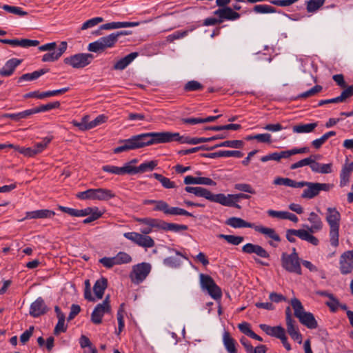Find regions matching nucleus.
I'll list each match as a JSON object with an SVG mask.
<instances>
[{"instance_id":"obj_1","label":"nucleus","mask_w":353,"mask_h":353,"mask_svg":"<svg viewBox=\"0 0 353 353\" xmlns=\"http://www.w3.org/2000/svg\"><path fill=\"white\" fill-rule=\"evenodd\" d=\"M119 142L121 143V145L114 149V153L115 154L154 145V132L134 135L130 139L121 140Z\"/></svg>"},{"instance_id":"obj_2","label":"nucleus","mask_w":353,"mask_h":353,"mask_svg":"<svg viewBox=\"0 0 353 353\" xmlns=\"http://www.w3.org/2000/svg\"><path fill=\"white\" fill-rule=\"evenodd\" d=\"M290 304L294 310V316L302 325L309 329H316L318 327V323L314 314L310 312H306L303 304L298 299H292Z\"/></svg>"},{"instance_id":"obj_3","label":"nucleus","mask_w":353,"mask_h":353,"mask_svg":"<svg viewBox=\"0 0 353 353\" xmlns=\"http://www.w3.org/2000/svg\"><path fill=\"white\" fill-rule=\"evenodd\" d=\"M325 219L330 226V244L334 247H337L339 245L341 214L336 208H327Z\"/></svg>"},{"instance_id":"obj_4","label":"nucleus","mask_w":353,"mask_h":353,"mask_svg":"<svg viewBox=\"0 0 353 353\" xmlns=\"http://www.w3.org/2000/svg\"><path fill=\"white\" fill-rule=\"evenodd\" d=\"M77 199L81 200L109 201L116 196L114 192L107 188H90L76 194Z\"/></svg>"},{"instance_id":"obj_5","label":"nucleus","mask_w":353,"mask_h":353,"mask_svg":"<svg viewBox=\"0 0 353 353\" xmlns=\"http://www.w3.org/2000/svg\"><path fill=\"white\" fill-rule=\"evenodd\" d=\"M250 198V195L244 193L228 194L227 195L223 193H219L213 194L212 202L219 203L223 206L234 207L237 209H241V205L238 204L239 200L249 199Z\"/></svg>"},{"instance_id":"obj_6","label":"nucleus","mask_w":353,"mask_h":353,"mask_svg":"<svg viewBox=\"0 0 353 353\" xmlns=\"http://www.w3.org/2000/svg\"><path fill=\"white\" fill-rule=\"evenodd\" d=\"M155 144L167 143L176 141L180 143L192 144L193 138L187 136H181L179 132L169 131L154 132Z\"/></svg>"},{"instance_id":"obj_7","label":"nucleus","mask_w":353,"mask_h":353,"mask_svg":"<svg viewBox=\"0 0 353 353\" xmlns=\"http://www.w3.org/2000/svg\"><path fill=\"white\" fill-rule=\"evenodd\" d=\"M199 277L201 288L206 290L214 300L220 299L222 296L221 290L213 279L210 276L204 274H201Z\"/></svg>"},{"instance_id":"obj_8","label":"nucleus","mask_w":353,"mask_h":353,"mask_svg":"<svg viewBox=\"0 0 353 353\" xmlns=\"http://www.w3.org/2000/svg\"><path fill=\"white\" fill-rule=\"evenodd\" d=\"M94 59L90 53H78L64 59L63 62L73 68H83L88 65Z\"/></svg>"},{"instance_id":"obj_9","label":"nucleus","mask_w":353,"mask_h":353,"mask_svg":"<svg viewBox=\"0 0 353 353\" xmlns=\"http://www.w3.org/2000/svg\"><path fill=\"white\" fill-rule=\"evenodd\" d=\"M285 236L288 241L290 243H294L296 241L295 236H297L301 240L305 241L313 245H317L319 243V241L316 237L310 234L309 231L304 229H288L286 231Z\"/></svg>"},{"instance_id":"obj_10","label":"nucleus","mask_w":353,"mask_h":353,"mask_svg":"<svg viewBox=\"0 0 353 353\" xmlns=\"http://www.w3.org/2000/svg\"><path fill=\"white\" fill-rule=\"evenodd\" d=\"M301 261L300 258L288 256L286 252H283L281 256L283 268L288 272L295 273L298 275L302 274Z\"/></svg>"},{"instance_id":"obj_11","label":"nucleus","mask_w":353,"mask_h":353,"mask_svg":"<svg viewBox=\"0 0 353 353\" xmlns=\"http://www.w3.org/2000/svg\"><path fill=\"white\" fill-rule=\"evenodd\" d=\"M110 296L107 295L101 303L97 304L91 314V321L96 325L101 324L105 314L111 312Z\"/></svg>"},{"instance_id":"obj_12","label":"nucleus","mask_w":353,"mask_h":353,"mask_svg":"<svg viewBox=\"0 0 353 353\" xmlns=\"http://www.w3.org/2000/svg\"><path fill=\"white\" fill-rule=\"evenodd\" d=\"M301 194V198L312 199L318 196L321 191L328 192L332 188L329 183L308 182Z\"/></svg>"},{"instance_id":"obj_13","label":"nucleus","mask_w":353,"mask_h":353,"mask_svg":"<svg viewBox=\"0 0 353 353\" xmlns=\"http://www.w3.org/2000/svg\"><path fill=\"white\" fill-rule=\"evenodd\" d=\"M151 271V265L141 263L133 266L130 277L132 283L139 284L143 282Z\"/></svg>"},{"instance_id":"obj_14","label":"nucleus","mask_w":353,"mask_h":353,"mask_svg":"<svg viewBox=\"0 0 353 353\" xmlns=\"http://www.w3.org/2000/svg\"><path fill=\"white\" fill-rule=\"evenodd\" d=\"M123 236L142 248H150L155 245L154 241L151 236L141 233L135 232H125L123 234Z\"/></svg>"},{"instance_id":"obj_15","label":"nucleus","mask_w":353,"mask_h":353,"mask_svg":"<svg viewBox=\"0 0 353 353\" xmlns=\"http://www.w3.org/2000/svg\"><path fill=\"white\" fill-rule=\"evenodd\" d=\"M137 221L143 226L140 229L141 234L147 235L152 232L153 228L161 230V220L154 218H139Z\"/></svg>"},{"instance_id":"obj_16","label":"nucleus","mask_w":353,"mask_h":353,"mask_svg":"<svg viewBox=\"0 0 353 353\" xmlns=\"http://www.w3.org/2000/svg\"><path fill=\"white\" fill-rule=\"evenodd\" d=\"M214 14L220 18L222 22L224 20L234 21L239 19L241 17L239 13L228 6L217 9L214 12Z\"/></svg>"},{"instance_id":"obj_17","label":"nucleus","mask_w":353,"mask_h":353,"mask_svg":"<svg viewBox=\"0 0 353 353\" xmlns=\"http://www.w3.org/2000/svg\"><path fill=\"white\" fill-rule=\"evenodd\" d=\"M242 252L246 254H255L261 258L268 259L270 257L268 252L262 246L251 243L244 245L242 247Z\"/></svg>"},{"instance_id":"obj_18","label":"nucleus","mask_w":353,"mask_h":353,"mask_svg":"<svg viewBox=\"0 0 353 353\" xmlns=\"http://www.w3.org/2000/svg\"><path fill=\"white\" fill-rule=\"evenodd\" d=\"M130 34L128 31L123 30L117 32H113L109 35L102 37L99 39L102 43L104 49L111 48L114 46L115 43L118 41L119 37L121 35H126Z\"/></svg>"},{"instance_id":"obj_19","label":"nucleus","mask_w":353,"mask_h":353,"mask_svg":"<svg viewBox=\"0 0 353 353\" xmlns=\"http://www.w3.org/2000/svg\"><path fill=\"white\" fill-rule=\"evenodd\" d=\"M68 87H65L59 90H52V91H46L43 92H39V91H34L27 93L24 95L25 98H37L39 99H43L46 97H50L52 96H56L58 94H63L69 90Z\"/></svg>"},{"instance_id":"obj_20","label":"nucleus","mask_w":353,"mask_h":353,"mask_svg":"<svg viewBox=\"0 0 353 353\" xmlns=\"http://www.w3.org/2000/svg\"><path fill=\"white\" fill-rule=\"evenodd\" d=\"M307 220L311 223V226L309 227L307 225H304L303 226L307 228L306 230L309 231L310 234H312L314 232H316L322 230L323 222L317 214L314 212H310Z\"/></svg>"},{"instance_id":"obj_21","label":"nucleus","mask_w":353,"mask_h":353,"mask_svg":"<svg viewBox=\"0 0 353 353\" xmlns=\"http://www.w3.org/2000/svg\"><path fill=\"white\" fill-rule=\"evenodd\" d=\"M67 47L68 44L66 41L61 42L57 50H53V52L46 53L43 56L42 61L49 62L58 60L59 57L65 52Z\"/></svg>"},{"instance_id":"obj_22","label":"nucleus","mask_w":353,"mask_h":353,"mask_svg":"<svg viewBox=\"0 0 353 353\" xmlns=\"http://www.w3.org/2000/svg\"><path fill=\"white\" fill-rule=\"evenodd\" d=\"M47 312V306L41 297L37 298L30 305V314L38 317Z\"/></svg>"},{"instance_id":"obj_23","label":"nucleus","mask_w":353,"mask_h":353,"mask_svg":"<svg viewBox=\"0 0 353 353\" xmlns=\"http://www.w3.org/2000/svg\"><path fill=\"white\" fill-rule=\"evenodd\" d=\"M55 214L54 211L48 210V209H42L37 210L34 211L27 212L26 213V216L19 221H23L26 219H46V218H51Z\"/></svg>"},{"instance_id":"obj_24","label":"nucleus","mask_w":353,"mask_h":353,"mask_svg":"<svg viewBox=\"0 0 353 353\" xmlns=\"http://www.w3.org/2000/svg\"><path fill=\"white\" fill-rule=\"evenodd\" d=\"M339 265L342 274H350L353 270V259L344 252L340 256Z\"/></svg>"},{"instance_id":"obj_25","label":"nucleus","mask_w":353,"mask_h":353,"mask_svg":"<svg viewBox=\"0 0 353 353\" xmlns=\"http://www.w3.org/2000/svg\"><path fill=\"white\" fill-rule=\"evenodd\" d=\"M21 63V59L12 58L6 61L4 66L0 70V75L1 77L11 76L16 68Z\"/></svg>"},{"instance_id":"obj_26","label":"nucleus","mask_w":353,"mask_h":353,"mask_svg":"<svg viewBox=\"0 0 353 353\" xmlns=\"http://www.w3.org/2000/svg\"><path fill=\"white\" fill-rule=\"evenodd\" d=\"M270 336L279 339L281 341L284 347L288 351L291 350V345L288 341V338L285 335V331L283 327L280 325L273 327L272 332L270 333Z\"/></svg>"},{"instance_id":"obj_27","label":"nucleus","mask_w":353,"mask_h":353,"mask_svg":"<svg viewBox=\"0 0 353 353\" xmlns=\"http://www.w3.org/2000/svg\"><path fill=\"white\" fill-rule=\"evenodd\" d=\"M161 212L165 215L194 216L192 213L184 209L170 206L167 202H165Z\"/></svg>"},{"instance_id":"obj_28","label":"nucleus","mask_w":353,"mask_h":353,"mask_svg":"<svg viewBox=\"0 0 353 353\" xmlns=\"http://www.w3.org/2000/svg\"><path fill=\"white\" fill-rule=\"evenodd\" d=\"M138 52H132L117 61L113 65L115 70H123L126 68L138 57Z\"/></svg>"},{"instance_id":"obj_29","label":"nucleus","mask_w":353,"mask_h":353,"mask_svg":"<svg viewBox=\"0 0 353 353\" xmlns=\"http://www.w3.org/2000/svg\"><path fill=\"white\" fill-rule=\"evenodd\" d=\"M139 24V22L113 21L100 26V30H114L123 28L136 27Z\"/></svg>"},{"instance_id":"obj_30","label":"nucleus","mask_w":353,"mask_h":353,"mask_svg":"<svg viewBox=\"0 0 353 353\" xmlns=\"http://www.w3.org/2000/svg\"><path fill=\"white\" fill-rule=\"evenodd\" d=\"M102 170L112 174H115L117 175H123L125 174H131V170L130 168V163H126L123 167H117L114 165H106L102 167Z\"/></svg>"},{"instance_id":"obj_31","label":"nucleus","mask_w":353,"mask_h":353,"mask_svg":"<svg viewBox=\"0 0 353 353\" xmlns=\"http://www.w3.org/2000/svg\"><path fill=\"white\" fill-rule=\"evenodd\" d=\"M253 229L256 232H258L276 242L281 241V238L279 235L276 232L275 230L273 228H266L262 225H256L254 224Z\"/></svg>"},{"instance_id":"obj_32","label":"nucleus","mask_w":353,"mask_h":353,"mask_svg":"<svg viewBox=\"0 0 353 353\" xmlns=\"http://www.w3.org/2000/svg\"><path fill=\"white\" fill-rule=\"evenodd\" d=\"M225 224L234 228H253L254 223L245 221L241 218L230 217L225 221Z\"/></svg>"},{"instance_id":"obj_33","label":"nucleus","mask_w":353,"mask_h":353,"mask_svg":"<svg viewBox=\"0 0 353 353\" xmlns=\"http://www.w3.org/2000/svg\"><path fill=\"white\" fill-rule=\"evenodd\" d=\"M185 184H202L207 185H215L216 182L208 177H194L192 176H186L184 179Z\"/></svg>"},{"instance_id":"obj_34","label":"nucleus","mask_w":353,"mask_h":353,"mask_svg":"<svg viewBox=\"0 0 353 353\" xmlns=\"http://www.w3.org/2000/svg\"><path fill=\"white\" fill-rule=\"evenodd\" d=\"M352 172H353V162L345 163L343 166L340 174L341 187H344L347 185L350 181V176Z\"/></svg>"},{"instance_id":"obj_35","label":"nucleus","mask_w":353,"mask_h":353,"mask_svg":"<svg viewBox=\"0 0 353 353\" xmlns=\"http://www.w3.org/2000/svg\"><path fill=\"white\" fill-rule=\"evenodd\" d=\"M157 165V163L154 161H148L140 164L137 167L132 166L130 164V168L131 170L130 174H137L139 172H145L147 171H152Z\"/></svg>"},{"instance_id":"obj_36","label":"nucleus","mask_w":353,"mask_h":353,"mask_svg":"<svg viewBox=\"0 0 353 353\" xmlns=\"http://www.w3.org/2000/svg\"><path fill=\"white\" fill-rule=\"evenodd\" d=\"M311 170L315 173L330 174L332 172V163L321 164L313 159Z\"/></svg>"},{"instance_id":"obj_37","label":"nucleus","mask_w":353,"mask_h":353,"mask_svg":"<svg viewBox=\"0 0 353 353\" xmlns=\"http://www.w3.org/2000/svg\"><path fill=\"white\" fill-rule=\"evenodd\" d=\"M108 285V281L105 278H101L97 280L94 286L93 291L98 299H101L103 298L104 291L106 289Z\"/></svg>"},{"instance_id":"obj_38","label":"nucleus","mask_w":353,"mask_h":353,"mask_svg":"<svg viewBox=\"0 0 353 353\" xmlns=\"http://www.w3.org/2000/svg\"><path fill=\"white\" fill-rule=\"evenodd\" d=\"M317 125L318 123L316 122L310 123H299L292 127V131L294 133L297 134L310 133L313 132Z\"/></svg>"},{"instance_id":"obj_39","label":"nucleus","mask_w":353,"mask_h":353,"mask_svg":"<svg viewBox=\"0 0 353 353\" xmlns=\"http://www.w3.org/2000/svg\"><path fill=\"white\" fill-rule=\"evenodd\" d=\"M287 332L290 337L298 343H302V335L300 333L298 327L295 325V321L286 324Z\"/></svg>"},{"instance_id":"obj_40","label":"nucleus","mask_w":353,"mask_h":353,"mask_svg":"<svg viewBox=\"0 0 353 353\" xmlns=\"http://www.w3.org/2000/svg\"><path fill=\"white\" fill-rule=\"evenodd\" d=\"M244 145V143L241 140H228L223 141L220 143L216 144L214 146L209 147V150H212L216 148L221 147H228L232 148H242Z\"/></svg>"},{"instance_id":"obj_41","label":"nucleus","mask_w":353,"mask_h":353,"mask_svg":"<svg viewBox=\"0 0 353 353\" xmlns=\"http://www.w3.org/2000/svg\"><path fill=\"white\" fill-rule=\"evenodd\" d=\"M289 158L288 151L283 150L281 152H276L271 154H268L265 156H263L261 158V161L262 162H267L268 161H280L281 159H288Z\"/></svg>"},{"instance_id":"obj_42","label":"nucleus","mask_w":353,"mask_h":353,"mask_svg":"<svg viewBox=\"0 0 353 353\" xmlns=\"http://www.w3.org/2000/svg\"><path fill=\"white\" fill-rule=\"evenodd\" d=\"M48 72V70L46 69H41L39 70L34 71L32 73H26L21 75L19 79L17 82L19 83H21L24 81H33L37 79L43 74H46Z\"/></svg>"},{"instance_id":"obj_43","label":"nucleus","mask_w":353,"mask_h":353,"mask_svg":"<svg viewBox=\"0 0 353 353\" xmlns=\"http://www.w3.org/2000/svg\"><path fill=\"white\" fill-rule=\"evenodd\" d=\"M161 230L165 231H172L174 232H179L180 231H185L188 230V226L186 225H179L176 223H167L163 220H161Z\"/></svg>"},{"instance_id":"obj_44","label":"nucleus","mask_w":353,"mask_h":353,"mask_svg":"<svg viewBox=\"0 0 353 353\" xmlns=\"http://www.w3.org/2000/svg\"><path fill=\"white\" fill-rule=\"evenodd\" d=\"M224 346L229 353H236L235 341L231 337L228 332H225L223 336Z\"/></svg>"},{"instance_id":"obj_45","label":"nucleus","mask_w":353,"mask_h":353,"mask_svg":"<svg viewBox=\"0 0 353 353\" xmlns=\"http://www.w3.org/2000/svg\"><path fill=\"white\" fill-rule=\"evenodd\" d=\"M152 176L159 181L162 186L166 189H172L176 188V184L174 181H170V179L163 176L161 174L153 173Z\"/></svg>"},{"instance_id":"obj_46","label":"nucleus","mask_w":353,"mask_h":353,"mask_svg":"<svg viewBox=\"0 0 353 353\" xmlns=\"http://www.w3.org/2000/svg\"><path fill=\"white\" fill-rule=\"evenodd\" d=\"M252 11L256 14H270L276 12L275 8L267 4L255 5L252 8Z\"/></svg>"},{"instance_id":"obj_47","label":"nucleus","mask_w":353,"mask_h":353,"mask_svg":"<svg viewBox=\"0 0 353 353\" xmlns=\"http://www.w3.org/2000/svg\"><path fill=\"white\" fill-rule=\"evenodd\" d=\"M325 0H309L306 2V10L309 13L316 12L324 4Z\"/></svg>"},{"instance_id":"obj_48","label":"nucleus","mask_w":353,"mask_h":353,"mask_svg":"<svg viewBox=\"0 0 353 353\" xmlns=\"http://www.w3.org/2000/svg\"><path fill=\"white\" fill-rule=\"evenodd\" d=\"M218 238L225 239L228 243L233 245H238L244 240V238L241 236H234L223 234H219Z\"/></svg>"},{"instance_id":"obj_49","label":"nucleus","mask_w":353,"mask_h":353,"mask_svg":"<svg viewBox=\"0 0 353 353\" xmlns=\"http://www.w3.org/2000/svg\"><path fill=\"white\" fill-rule=\"evenodd\" d=\"M53 139L52 136H48L44 137L42 141L39 143H37L33 146L34 150L36 152V154H40L46 148H47L49 143Z\"/></svg>"},{"instance_id":"obj_50","label":"nucleus","mask_w":353,"mask_h":353,"mask_svg":"<svg viewBox=\"0 0 353 353\" xmlns=\"http://www.w3.org/2000/svg\"><path fill=\"white\" fill-rule=\"evenodd\" d=\"M203 89V85L200 82L195 80L188 81L183 87V90L185 92L199 91L202 90Z\"/></svg>"},{"instance_id":"obj_51","label":"nucleus","mask_w":353,"mask_h":353,"mask_svg":"<svg viewBox=\"0 0 353 353\" xmlns=\"http://www.w3.org/2000/svg\"><path fill=\"white\" fill-rule=\"evenodd\" d=\"M1 8L3 10L9 13L19 15L20 17H24L28 15V12L23 11L20 7L12 6L10 5H3L1 6Z\"/></svg>"},{"instance_id":"obj_52","label":"nucleus","mask_w":353,"mask_h":353,"mask_svg":"<svg viewBox=\"0 0 353 353\" xmlns=\"http://www.w3.org/2000/svg\"><path fill=\"white\" fill-rule=\"evenodd\" d=\"M213 194L208 189L202 187H195L194 195L200 197H203L210 201H212Z\"/></svg>"},{"instance_id":"obj_53","label":"nucleus","mask_w":353,"mask_h":353,"mask_svg":"<svg viewBox=\"0 0 353 353\" xmlns=\"http://www.w3.org/2000/svg\"><path fill=\"white\" fill-rule=\"evenodd\" d=\"M114 259L117 265L129 263L132 261L130 255L125 252H119Z\"/></svg>"},{"instance_id":"obj_54","label":"nucleus","mask_w":353,"mask_h":353,"mask_svg":"<svg viewBox=\"0 0 353 353\" xmlns=\"http://www.w3.org/2000/svg\"><path fill=\"white\" fill-rule=\"evenodd\" d=\"M103 19L102 17H94V18H92L89 20H87L85 22H84L81 27V30H87L88 28H91L97 25H98L99 23L101 22H103Z\"/></svg>"},{"instance_id":"obj_55","label":"nucleus","mask_w":353,"mask_h":353,"mask_svg":"<svg viewBox=\"0 0 353 353\" xmlns=\"http://www.w3.org/2000/svg\"><path fill=\"white\" fill-rule=\"evenodd\" d=\"M192 30H178L174 32V33L168 35L167 37V41L168 42H173L174 40L182 39L185 37H186L189 32L192 31Z\"/></svg>"},{"instance_id":"obj_56","label":"nucleus","mask_w":353,"mask_h":353,"mask_svg":"<svg viewBox=\"0 0 353 353\" xmlns=\"http://www.w3.org/2000/svg\"><path fill=\"white\" fill-rule=\"evenodd\" d=\"M322 90V86L316 85L311 89L300 94L298 97L299 99H305L316 94Z\"/></svg>"},{"instance_id":"obj_57","label":"nucleus","mask_w":353,"mask_h":353,"mask_svg":"<svg viewBox=\"0 0 353 353\" xmlns=\"http://www.w3.org/2000/svg\"><path fill=\"white\" fill-rule=\"evenodd\" d=\"M59 106L60 103L59 101L51 102L47 104L41 105L39 107H36V112H37V113L47 112L52 109L58 108Z\"/></svg>"},{"instance_id":"obj_58","label":"nucleus","mask_w":353,"mask_h":353,"mask_svg":"<svg viewBox=\"0 0 353 353\" xmlns=\"http://www.w3.org/2000/svg\"><path fill=\"white\" fill-rule=\"evenodd\" d=\"M72 123L74 126L78 127L79 129L82 131L91 129L90 122H88V116H84L80 122L72 121Z\"/></svg>"},{"instance_id":"obj_59","label":"nucleus","mask_w":353,"mask_h":353,"mask_svg":"<svg viewBox=\"0 0 353 353\" xmlns=\"http://www.w3.org/2000/svg\"><path fill=\"white\" fill-rule=\"evenodd\" d=\"M234 188L236 190L240 192H246L252 194H256L255 190L252 187L251 185L248 183H236Z\"/></svg>"},{"instance_id":"obj_60","label":"nucleus","mask_w":353,"mask_h":353,"mask_svg":"<svg viewBox=\"0 0 353 353\" xmlns=\"http://www.w3.org/2000/svg\"><path fill=\"white\" fill-rule=\"evenodd\" d=\"M312 163H313V159L312 158V157H310L301 159L294 163H292L290 165V168L291 170H295V169H297L299 168H301V167H303L305 165H310V167L311 168Z\"/></svg>"},{"instance_id":"obj_61","label":"nucleus","mask_w":353,"mask_h":353,"mask_svg":"<svg viewBox=\"0 0 353 353\" xmlns=\"http://www.w3.org/2000/svg\"><path fill=\"white\" fill-rule=\"evenodd\" d=\"M88 50L90 52L95 53H100L105 50L104 48L103 47L102 43L100 41L99 39L89 43L88 46Z\"/></svg>"},{"instance_id":"obj_62","label":"nucleus","mask_w":353,"mask_h":353,"mask_svg":"<svg viewBox=\"0 0 353 353\" xmlns=\"http://www.w3.org/2000/svg\"><path fill=\"white\" fill-rule=\"evenodd\" d=\"M165 201L163 200H152V199H145L143 201L144 205H150L154 204V207L153 210L154 211H160L161 212L165 203Z\"/></svg>"},{"instance_id":"obj_63","label":"nucleus","mask_w":353,"mask_h":353,"mask_svg":"<svg viewBox=\"0 0 353 353\" xmlns=\"http://www.w3.org/2000/svg\"><path fill=\"white\" fill-rule=\"evenodd\" d=\"M123 305H121L120 308L117 312V321H118V331L116 332L117 335L123 331L125 324L123 320V310L122 309Z\"/></svg>"},{"instance_id":"obj_64","label":"nucleus","mask_w":353,"mask_h":353,"mask_svg":"<svg viewBox=\"0 0 353 353\" xmlns=\"http://www.w3.org/2000/svg\"><path fill=\"white\" fill-rule=\"evenodd\" d=\"M181 262L178 259L173 257V256H169L163 260V264L165 266H168L169 268H176L181 265Z\"/></svg>"}]
</instances>
